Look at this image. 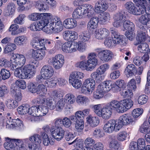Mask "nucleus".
Masks as SVG:
<instances>
[{"label": "nucleus", "mask_w": 150, "mask_h": 150, "mask_svg": "<svg viewBox=\"0 0 150 150\" xmlns=\"http://www.w3.org/2000/svg\"><path fill=\"white\" fill-rule=\"evenodd\" d=\"M48 33H56L60 32L63 29V26L61 21L57 17L51 18L50 22L47 26Z\"/></svg>", "instance_id": "obj_1"}, {"label": "nucleus", "mask_w": 150, "mask_h": 150, "mask_svg": "<svg viewBox=\"0 0 150 150\" xmlns=\"http://www.w3.org/2000/svg\"><path fill=\"white\" fill-rule=\"evenodd\" d=\"M112 87L111 82L109 81L102 82L98 86L96 91L94 93V97L96 99L101 98L104 93L110 91Z\"/></svg>", "instance_id": "obj_2"}, {"label": "nucleus", "mask_w": 150, "mask_h": 150, "mask_svg": "<svg viewBox=\"0 0 150 150\" xmlns=\"http://www.w3.org/2000/svg\"><path fill=\"white\" fill-rule=\"evenodd\" d=\"M95 86V80L92 79H88L84 82L81 88L82 92L85 94L92 93Z\"/></svg>", "instance_id": "obj_3"}, {"label": "nucleus", "mask_w": 150, "mask_h": 150, "mask_svg": "<svg viewBox=\"0 0 150 150\" xmlns=\"http://www.w3.org/2000/svg\"><path fill=\"white\" fill-rule=\"evenodd\" d=\"M42 14L43 15H42L40 20L37 22L38 24L39 28L42 30L43 28L45 27V28H46V32L48 33V29L47 26L50 22L51 18L53 17L50 13H43Z\"/></svg>", "instance_id": "obj_4"}, {"label": "nucleus", "mask_w": 150, "mask_h": 150, "mask_svg": "<svg viewBox=\"0 0 150 150\" xmlns=\"http://www.w3.org/2000/svg\"><path fill=\"white\" fill-rule=\"evenodd\" d=\"M113 19L114 22L113 23V25L116 28L119 27L122 25L126 20L124 12L121 10L118 11L114 15Z\"/></svg>", "instance_id": "obj_5"}, {"label": "nucleus", "mask_w": 150, "mask_h": 150, "mask_svg": "<svg viewBox=\"0 0 150 150\" xmlns=\"http://www.w3.org/2000/svg\"><path fill=\"white\" fill-rule=\"evenodd\" d=\"M96 55L97 54L94 53H91L88 54V59L87 61L88 66L87 71L92 70L98 64V61Z\"/></svg>", "instance_id": "obj_6"}, {"label": "nucleus", "mask_w": 150, "mask_h": 150, "mask_svg": "<svg viewBox=\"0 0 150 150\" xmlns=\"http://www.w3.org/2000/svg\"><path fill=\"white\" fill-rule=\"evenodd\" d=\"M51 61L54 68L59 69L62 67L64 63V57L62 54H57L52 58Z\"/></svg>", "instance_id": "obj_7"}, {"label": "nucleus", "mask_w": 150, "mask_h": 150, "mask_svg": "<svg viewBox=\"0 0 150 150\" xmlns=\"http://www.w3.org/2000/svg\"><path fill=\"white\" fill-rule=\"evenodd\" d=\"M98 56L100 59L102 61L107 62L111 61L113 57L112 52L108 50L99 51Z\"/></svg>", "instance_id": "obj_8"}, {"label": "nucleus", "mask_w": 150, "mask_h": 150, "mask_svg": "<svg viewBox=\"0 0 150 150\" xmlns=\"http://www.w3.org/2000/svg\"><path fill=\"white\" fill-rule=\"evenodd\" d=\"M41 73L44 79H49L53 74V68L49 65H44L41 69Z\"/></svg>", "instance_id": "obj_9"}, {"label": "nucleus", "mask_w": 150, "mask_h": 150, "mask_svg": "<svg viewBox=\"0 0 150 150\" xmlns=\"http://www.w3.org/2000/svg\"><path fill=\"white\" fill-rule=\"evenodd\" d=\"M108 6L106 2L99 0L97 1L95 4L94 11L98 13H102L108 9Z\"/></svg>", "instance_id": "obj_10"}, {"label": "nucleus", "mask_w": 150, "mask_h": 150, "mask_svg": "<svg viewBox=\"0 0 150 150\" xmlns=\"http://www.w3.org/2000/svg\"><path fill=\"white\" fill-rule=\"evenodd\" d=\"M54 128L52 131V135L53 137L57 140L59 141L62 139L64 135V131L61 127Z\"/></svg>", "instance_id": "obj_11"}, {"label": "nucleus", "mask_w": 150, "mask_h": 150, "mask_svg": "<svg viewBox=\"0 0 150 150\" xmlns=\"http://www.w3.org/2000/svg\"><path fill=\"white\" fill-rule=\"evenodd\" d=\"M40 101L41 104L44 103L46 105V107L48 109L51 110H54L56 107V102L54 99H52L51 97L43 98Z\"/></svg>", "instance_id": "obj_12"}, {"label": "nucleus", "mask_w": 150, "mask_h": 150, "mask_svg": "<svg viewBox=\"0 0 150 150\" xmlns=\"http://www.w3.org/2000/svg\"><path fill=\"white\" fill-rule=\"evenodd\" d=\"M44 40H40L38 38H33L31 43L32 47L37 50H44L45 49L43 43Z\"/></svg>", "instance_id": "obj_13"}, {"label": "nucleus", "mask_w": 150, "mask_h": 150, "mask_svg": "<svg viewBox=\"0 0 150 150\" xmlns=\"http://www.w3.org/2000/svg\"><path fill=\"white\" fill-rule=\"evenodd\" d=\"M108 104L112 110L116 111L119 113L122 112L121 101H119L116 100H113Z\"/></svg>", "instance_id": "obj_14"}, {"label": "nucleus", "mask_w": 150, "mask_h": 150, "mask_svg": "<svg viewBox=\"0 0 150 150\" xmlns=\"http://www.w3.org/2000/svg\"><path fill=\"white\" fill-rule=\"evenodd\" d=\"M42 50H34L31 49L30 52L31 53L33 57L36 59L37 60H40L43 58L45 54V52Z\"/></svg>", "instance_id": "obj_15"}, {"label": "nucleus", "mask_w": 150, "mask_h": 150, "mask_svg": "<svg viewBox=\"0 0 150 150\" xmlns=\"http://www.w3.org/2000/svg\"><path fill=\"white\" fill-rule=\"evenodd\" d=\"M64 27L68 29H71L77 25L76 21L73 18H68L65 19L63 23Z\"/></svg>", "instance_id": "obj_16"}, {"label": "nucleus", "mask_w": 150, "mask_h": 150, "mask_svg": "<svg viewBox=\"0 0 150 150\" xmlns=\"http://www.w3.org/2000/svg\"><path fill=\"white\" fill-rule=\"evenodd\" d=\"M85 10L83 8V6L78 7L74 11L72 14V17L76 19L83 18L85 15Z\"/></svg>", "instance_id": "obj_17"}, {"label": "nucleus", "mask_w": 150, "mask_h": 150, "mask_svg": "<svg viewBox=\"0 0 150 150\" xmlns=\"http://www.w3.org/2000/svg\"><path fill=\"white\" fill-rule=\"evenodd\" d=\"M122 112L131 108L133 105L132 100L129 99H126L121 100Z\"/></svg>", "instance_id": "obj_18"}, {"label": "nucleus", "mask_w": 150, "mask_h": 150, "mask_svg": "<svg viewBox=\"0 0 150 150\" xmlns=\"http://www.w3.org/2000/svg\"><path fill=\"white\" fill-rule=\"evenodd\" d=\"M115 120H111L108 121L104 125L103 129L105 132L108 133H112L114 130V125Z\"/></svg>", "instance_id": "obj_19"}, {"label": "nucleus", "mask_w": 150, "mask_h": 150, "mask_svg": "<svg viewBox=\"0 0 150 150\" xmlns=\"http://www.w3.org/2000/svg\"><path fill=\"white\" fill-rule=\"evenodd\" d=\"M101 115L102 117L105 119L109 118L110 117L112 112V110L108 103L105 107L103 108V110Z\"/></svg>", "instance_id": "obj_20"}, {"label": "nucleus", "mask_w": 150, "mask_h": 150, "mask_svg": "<svg viewBox=\"0 0 150 150\" xmlns=\"http://www.w3.org/2000/svg\"><path fill=\"white\" fill-rule=\"evenodd\" d=\"M86 119L90 126L92 127L97 126L100 122L99 119L98 117H92L90 115H88Z\"/></svg>", "instance_id": "obj_21"}, {"label": "nucleus", "mask_w": 150, "mask_h": 150, "mask_svg": "<svg viewBox=\"0 0 150 150\" xmlns=\"http://www.w3.org/2000/svg\"><path fill=\"white\" fill-rule=\"evenodd\" d=\"M119 118L124 125H127L134 121L132 116L129 114H124L120 116Z\"/></svg>", "instance_id": "obj_22"}, {"label": "nucleus", "mask_w": 150, "mask_h": 150, "mask_svg": "<svg viewBox=\"0 0 150 150\" xmlns=\"http://www.w3.org/2000/svg\"><path fill=\"white\" fill-rule=\"evenodd\" d=\"M62 121L64 126L66 128L70 127L72 124V122L70 120L69 118L67 117H64L62 120L61 119H57L55 122V126H57L59 124V122Z\"/></svg>", "instance_id": "obj_23"}, {"label": "nucleus", "mask_w": 150, "mask_h": 150, "mask_svg": "<svg viewBox=\"0 0 150 150\" xmlns=\"http://www.w3.org/2000/svg\"><path fill=\"white\" fill-rule=\"evenodd\" d=\"M15 5L13 3H10L7 5L5 11V14L6 16H10L12 15L14 12Z\"/></svg>", "instance_id": "obj_24"}, {"label": "nucleus", "mask_w": 150, "mask_h": 150, "mask_svg": "<svg viewBox=\"0 0 150 150\" xmlns=\"http://www.w3.org/2000/svg\"><path fill=\"white\" fill-rule=\"evenodd\" d=\"M83 114L81 111H78L76 112L74 115L69 117L70 120L75 123L78 121L79 119L83 118Z\"/></svg>", "instance_id": "obj_25"}, {"label": "nucleus", "mask_w": 150, "mask_h": 150, "mask_svg": "<svg viewBox=\"0 0 150 150\" xmlns=\"http://www.w3.org/2000/svg\"><path fill=\"white\" fill-rule=\"evenodd\" d=\"M74 144V145L76 146V148L78 150H85L84 144L83 141L82 139H75L72 142L70 143V144Z\"/></svg>", "instance_id": "obj_26"}, {"label": "nucleus", "mask_w": 150, "mask_h": 150, "mask_svg": "<svg viewBox=\"0 0 150 150\" xmlns=\"http://www.w3.org/2000/svg\"><path fill=\"white\" fill-rule=\"evenodd\" d=\"M126 69L127 70V75L128 77L132 76L134 73H136L137 71L136 67L134 65L132 64L128 65Z\"/></svg>", "instance_id": "obj_27"}, {"label": "nucleus", "mask_w": 150, "mask_h": 150, "mask_svg": "<svg viewBox=\"0 0 150 150\" xmlns=\"http://www.w3.org/2000/svg\"><path fill=\"white\" fill-rule=\"evenodd\" d=\"M122 25L124 28L127 30V31L132 32L135 30V28L134 24L132 22L129 20H126Z\"/></svg>", "instance_id": "obj_28"}, {"label": "nucleus", "mask_w": 150, "mask_h": 150, "mask_svg": "<svg viewBox=\"0 0 150 150\" xmlns=\"http://www.w3.org/2000/svg\"><path fill=\"white\" fill-rule=\"evenodd\" d=\"M19 26L18 25L16 24H13L11 25L9 30L12 32L11 33L12 35H16L23 31L24 30L23 28H20L17 30Z\"/></svg>", "instance_id": "obj_29"}, {"label": "nucleus", "mask_w": 150, "mask_h": 150, "mask_svg": "<svg viewBox=\"0 0 150 150\" xmlns=\"http://www.w3.org/2000/svg\"><path fill=\"white\" fill-rule=\"evenodd\" d=\"M7 107L9 109L15 108L18 107V102L16 100H14L12 99L7 100L5 103Z\"/></svg>", "instance_id": "obj_30"}, {"label": "nucleus", "mask_w": 150, "mask_h": 150, "mask_svg": "<svg viewBox=\"0 0 150 150\" xmlns=\"http://www.w3.org/2000/svg\"><path fill=\"white\" fill-rule=\"evenodd\" d=\"M85 9L84 12H85V14H87V15L89 17L93 16L94 14V9L93 6L91 5H87L86 6H83Z\"/></svg>", "instance_id": "obj_31"}, {"label": "nucleus", "mask_w": 150, "mask_h": 150, "mask_svg": "<svg viewBox=\"0 0 150 150\" xmlns=\"http://www.w3.org/2000/svg\"><path fill=\"white\" fill-rule=\"evenodd\" d=\"M36 7L40 11H44L48 8V6L46 4L44 1L38 0L35 3Z\"/></svg>", "instance_id": "obj_32"}, {"label": "nucleus", "mask_w": 150, "mask_h": 150, "mask_svg": "<svg viewBox=\"0 0 150 150\" xmlns=\"http://www.w3.org/2000/svg\"><path fill=\"white\" fill-rule=\"evenodd\" d=\"M98 18L97 17L91 18L87 25L88 28L90 29H94L98 26Z\"/></svg>", "instance_id": "obj_33"}, {"label": "nucleus", "mask_w": 150, "mask_h": 150, "mask_svg": "<svg viewBox=\"0 0 150 150\" xmlns=\"http://www.w3.org/2000/svg\"><path fill=\"white\" fill-rule=\"evenodd\" d=\"M90 36L87 31H84L80 33L79 35L80 40L82 42L88 41L90 39Z\"/></svg>", "instance_id": "obj_34"}, {"label": "nucleus", "mask_w": 150, "mask_h": 150, "mask_svg": "<svg viewBox=\"0 0 150 150\" xmlns=\"http://www.w3.org/2000/svg\"><path fill=\"white\" fill-rule=\"evenodd\" d=\"M136 45H138V50L140 52L144 53L147 52L149 50V46L146 43H142L135 44Z\"/></svg>", "instance_id": "obj_35"}, {"label": "nucleus", "mask_w": 150, "mask_h": 150, "mask_svg": "<svg viewBox=\"0 0 150 150\" xmlns=\"http://www.w3.org/2000/svg\"><path fill=\"white\" fill-rule=\"evenodd\" d=\"M16 56V60L17 63L22 66L26 62V59L25 56L22 55L17 54H15Z\"/></svg>", "instance_id": "obj_36"}, {"label": "nucleus", "mask_w": 150, "mask_h": 150, "mask_svg": "<svg viewBox=\"0 0 150 150\" xmlns=\"http://www.w3.org/2000/svg\"><path fill=\"white\" fill-rule=\"evenodd\" d=\"M125 7L130 13L134 14L136 8L134 4L131 1L127 2L125 5Z\"/></svg>", "instance_id": "obj_37"}, {"label": "nucleus", "mask_w": 150, "mask_h": 150, "mask_svg": "<svg viewBox=\"0 0 150 150\" xmlns=\"http://www.w3.org/2000/svg\"><path fill=\"white\" fill-rule=\"evenodd\" d=\"M14 139L15 147L17 150H21L25 147L23 142L20 139Z\"/></svg>", "instance_id": "obj_38"}, {"label": "nucleus", "mask_w": 150, "mask_h": 150, "mask_svg": "<svg viewBox=\"0 0 150 150\" xmlns=\"http://www.w3.org/2000/svg\"><path fill=\"white\" fill-rule=\"evenodd\" d=\"M91 107L93 109L94 112L98 116H101V115H102V111L103 108L101 104L92 105Z\"/></svg>", "instance_id": "obj_39"}, {"label": "nucleus", "mask_w": 150, "mask_h": 150, "mask_svg": "<svg viewBox=\"0 0 150 150\" xmlns=\"http://www.w3.org/2000/svg\"><path fill=\"white\" fill-rule=\"evenodd\" d=\"M64 99L65 102L68 104H72L75 102L76 98L73 94L68 93L65 96Z\"/></svg>", "instance_id": "obj_40"}, {"label": "nucleus", "mask_w": 150, "mask_h": 150, "mask_svg": "<svg viewBox=\"0 0 150 150\" xmlns=\"http://www.w3.org/2000/svg\"><path fill=\"white\" fill-rule=\"evenodd\" d=\"M29 140L33 144H40L41 142V139L40 136L38 134H35L29 138Z\"/></svg>", "instance_id": "obj_41"}, {"label": "nucleus", "mask_w": 150, "mask_h": 150, "mask_svg": "<svg viewBox=\"0 0 150 150\" xmlns=\"http://www.w3.org/2000/svg\"><path fill=\"white\" fill-rule=\"evenodd\" d=\"M110 18V14L107 12H105L103 15L99 18V21L101 24H104L108 20H109Z\"/></svg>", "instance_id": "obj_42"}, {"label": "nucleus", "mask_w": 150, "mask_h": 150, "mask_svg": "<svg viewBox=\"0 0 150 150\" xmlns=\"http://www.w3.org/2000/svg\"><path fill=\"white\" fill-rule=\"evenodd\" d=\"M139 22L144 25H146L150 21V14L146 13L142 15L139 19Z\"/></svg>", "instance_id": "obj_43"}, {"label": "nucleus", "mask_w": 150, "mask_h": 150, "mask_svg": "<svg viewBox=\"0 0 150 150\" xmlns=\"http://www.w3.org/2000/svg\"><path fill=\"white\" fill-rule=\"evenodd\" d=\"M16 47V46L15 44L9 42L6 46L4 52L6 54L10 52L15 50Z\"/></svg>", "instance_id": "obj_44"}, {"label": "nucleus", "mask_w": 150, "mask_h": 150, "mask_svg": "<svg viewBox=\"0 0 150 150\" xmlns=\"http://www.w3.org/2000/svg\"><path fill=\"white\" fill-rule=\"evenodd\" d=\"M140 7H139L138 8H136L133 14L139 15L144 14L146 11V5H141Z\"/></svg>", "instance_id": "obj_45"}, {"label": "nucleus", "mask_w": 150, "mask_h": 150, "mask_svg": "<svg viewBox=\"0 0 150 150\" xmlns=\"http://www.w3.org/2000/svg\"><path fill=\"white\" fill-rule=\"evenodd\" d=\"M121 95L124 97L131 98L133 96V93L131 90L129 89H126L124 88L122 89L120 92Z\"/></svg>", "instance_id": "obj_46"}, {"label": "nucleus", "mask_w": 150, "mask_h": 150, "mask_svg": "<svg viewBox=\"0 0 150 150\" xmlns=\"http://www.w3.org/2000/svg\"><path fill=\"white\" fill-rule=\"evenodd\" d=\"M83 119V118L81 119L75 123V128L78 132H81L84 127Z\"/></svg>", "instance_id": "obj_47"}, {"label": "nucleus", "mask_w": 150, "mask_h": 150, "mask_svg": "<svg viewBox=\"0 0 150 150\" xmlns=\"http://www.w3.org/2000/svg\"><path fill=\"white\" fill-rule=\"evenodd\" d=\"M89 99L85 96L82 95L78 96L76 98L77 102L81 104H86L89 102Z\"/></svg>", "instance_id": "obj_48"}, {"label": "nucleus", "mask_w": 150, "mask_h": 150, "mask_svg": "<svg viewBox=\"0 0 150 150\" xmlns=\"http://www.w3.org/2000/svg\"><path fill=\"white\" fill-rule=\"evenodd\" d=\"M109 68V65L108 64H105L100 66L96 70L100 75L104 73L106 70Z\"/></svg>", "instance_id": "obj_49"}, {"label": "nucleus", "mask_w": 150, "mask_h": 150, "mask_svg": "<svg viewBox=\"0 0 150 150\" xmlns=\"http://www.w3.org/2000/svg\"><path fill=\"white\" fill-rule=\"evenodd\" d=\"M109 146L111 148L116 150H118L120 148V144L116 140L114 139H111L110 143Z\"/></svg>", "instance_id": "obj_50"}, {"label": "nucleus", "mask_w": 150, "mask_h": 150, "mask_svg": "<svg viewBox=\"0 0 150 150\" xmlns=\"http://www.w3.org/2000/svg\"><path fill=\"white\" fill-rule=\"evenodd\" d=\"M22 69L27 74L28 76L30 78L35 74L34 71H33V69L27 65L24 67Z\"/></svg>", "instance_id": "obj_51"}, {"label": "nucleus", "mask_w": 150, "mask_h": 150, "mask_svg": "<svg viewBox=\"0 0 150 150\" xmlns=\"http://www.w3.org/2000/svg\"><path fill=\"white\" fill-rule=\"evenodd\" d=\"M25 37L24 36H20L15 38L14 42L15 45L16 44L18 45H21L25 42Z\"/></svg>", "instance_id": "obj_52"}, {"label": "nucleus", "mask_w": 150, "mask_h": 150, "mask_svg": "<svg viewBox=\"0 0 150 150\" xmlns=\"http://www.w3.org/2000/svg\"><path fill=\"white\" fill-rule=\"evenodd\" d=\"M112 41L114 44H119L122 46L125 44V42L123 40V36L120 35L113 39Z\"/></svg>", "instance_id": "obj_53"}, {"label": "nucleus", "mask_w": 150, "mask_h": 150, "mask_svg": "<svg viewBox=\"0 0 150 150\" xmlns=\"http://www.w3.org/2000/svg\"><path fill=\"white\" fill-rule=\"evenodd\" d=\"M138 150H143L145 148L146 143L144 139L140 138L138 139L137 143Z\"/></svg>", "instance_id": "obj_54"}, {"label": "nucleus", "mask_w": 150, "mask_h": 150, "mask_svg": "<svg viewBox=\"0 0 150 150\" xmlns=\"http://www.w3.org/2000/svg\"><path fill=\"white\" fill-rule=\"evenodd\" d=\"M14 139H11L10 141L5 142L4 146L5 149L8 150H11L15 148Z\"/></svg>", "instance_id": "obj_55"}, {"label": "nucleus", "mask_w": 150, "mask_h": 150, "mask_svg": "<svg viewBox=\"0 0 150 150\" xmlns=\"http://www.w3.org/2000/svg\"><path fill=\"white\" fill-rule=\"evenodd\" d=\"M143 112V110L141 108H136L134 110L132 113V116L134 118H136L142 115Z\"/></svg>", "instance_id": "obj_56"}, {"label": "nucleus", "mask_w": 150, "mask_h": 150, "mask_svg": "<svg viewBox=\"0 0 150 150\" xmlns=\"http://www.w3.org/2000/svg\"><path fill=\"white\" fill-rule=\"evenodd\" d=\"M0 74L2 79L4 80L9 78L11 76L9 71L5 69H1Z\"/></svg>", "instance_id": "obj_57"}, {"label": "nucleus", "mask_w": 150, "mask_h": 150, "mask_svg": "<svg viewBox=\"0 0 150 150\" xmlns=\"http://www.w3.org/2000/svg\"><path fill=\"white\" fill-rule=\"evenodd\" d=\"M29 108L25 105L20 106L17 109V110L19 114H25L28 113Z\"/></svg>", "instance_id": "obj_58"}, {"label": "nucleus", "mask_w": 150, "mask_h": 150, "mask_svg": "<svg viewBox=\"0 0 150 150\" xmlns=\"http://www.w3.org/2000/svg\"><path fill=\"white\" fill-rule=\"evenodd\" d=\"M42 13H33L29 16V19L32 21H36L41 18Z\"/></svg>", "instance_id": "obj_59"}, {"label": "nucleus", "mask_w": 150, "mask_h": 150, "mask_svg": "<svg viewBox=\"0 0 150 150\" xmlns=\"http://www.w3.org/2000/svg\"><path fill=\"white\" fill-rule=\"evenodd\" d=\"M76 66L81 69L87 70V63L86 61H82L81 62H77L75 64Z\"/></svg>", "instance_id": "obj_60"}, {"label": "nucleus", "mask_w": 150, "mask_h": 150, "mask_svg": "<svg viewBox=\"0 0 150 150\" xmlns=\"http://www.w3.org/2000/svg\"><path fill=\"white\" fill-rule=\"evenodd\" d=\"M39 110V116H42L47 114L48 112V109L47 107L44 106H38Z\"/></svg>", "instance_id": "obj_61"}, {"label": "nucleus", "mask_w": 150, "mask_h": 150, "mask_svg": "<svg viewBox=\"0 0 150 150\" xmlns=\"http://www.w3.org/2000/svg\"><path fill=\"white\" fill-rule=\"evenodd\" d=\"M71 45L70 41L65 42L62 45V51L66 53H70V46Z\"/></svg>", "instance_id": "obj_62"}, {"label": "nucleus", "mask_w": 150, "mask_h": 150, "mask_svg": "<svg viewBox=\"0 0 150 150\" xmlns=\"http://www.w3.org/2000/svg\"><path fill=\"white\" fill-rule=\"evenodd\" d=\"M42 136L43 144L45 146H48L50 143V141L48 136V134L45 133H42Z\"/></svg>", "instance_id": "obj_63"}, {"label": "nucleus", "mask_w": 150, "mask_h": 150, "mask_svg": "<svg viewBox=\"0 0 150 150\" xmlns=\"http://www.w3.org/2000/svg\"><path fill=\"white\" fill-rule=\"evenodd\" d=\"M148 99V97L144 95L140 96L138 99V102L139 104L143 105L146 103Z\"/></svg>", "instance_id": "obj_64"}]
</instances>
